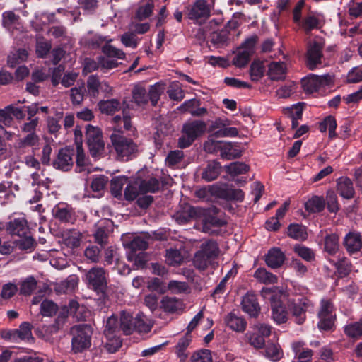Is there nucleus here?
Returning a JSON list of instances; mask_svg holds the SVG:
<instances>
[{"label":"nucleus","instance_id":"nucleus-1","mask_svg":"<svg viewBox=\"0 0 362 362\" xmlns=\"http://www.w3.org/2000/svg\"><path fill=\"white\" fill-rule=\"evenodd\" d=\"M110 139L117 160L127 161L136 156L139 151L137 144L121 134L119 128H115V132H112Z\"/></svg>","mask_w":362,"mask_h":362},{"label":"nucleus","instance_id":"nucleus-2","mask_svg":"<svg viewBox=\"0 0 362 362\" xmlns=\"http://www.w3.org/2000/svg\"><path fill=\"white\" fill-rule=\"evenodd\" d=\"M71 351L74 354L82 353L90 348L93 331L90 325L82 324L71 327Z\"/></svg>","mask_w":362,"mask_h":362},{"label":"nucleus","instance_id":"nucleus-3","mask_svg":"<svg viewBox=\"0 0 362 362\" xmlns=\"http://www.w3.org/2000/svg\"><path fill=\"white\" fill-rule=\"evenodd\" d=\"M205 122L200 120H194L184 124L182 129V136L178 139V146L181 148L189 147L206 131Z\"/></svg>","mask_w":362,"mask_h":362},{"label":"nucleus","instance_id":"nucleus-4","mask_svg":"<svg viewBox=\"0 0 362 362\" xmlns=\"http://www.w3.org/2000/svg\"><path fill=\"white\" fill-rule=\"evenodd\" d=\"M325 42L320 37H315L307 44L305 64L310 70H314L322 64Z\"/></svg>","mask_w":362,"mask_h":362},{"label":"nucleus","instance_id":"nucleus-5","mask_svg":"<svg viewBox=\"0 0 362 362\" xmlns=\"http://www.w3.org/2000/svg\"><path fill=\"white\" fill-rule=\"evenodd\" d=\"M288 309L295 319V322L303 324L306 319V312L313 308L310 300L304 296H296L288 301Z\"/></svg>","mask_w":362,"mask_h":362},{"label":"nucleus","instance_id":"nucleus-6","mask_svg":"<svg viewBox=\"0 0 362 362\" xmlns=\"http://www.w3.org/2000/svg\"><path fill=\"white\" fill-rule=\"evenodd\" d=\"M89 288L99 293L107 286L105 272L102 267H95L86 272L84 279Z\"/></svg>","mask_w":362,"mask_h":362},{"label":"nucleus","instance_id":"nucleus-7","mask_svg":"<svg viewBox=\"0 0 362 362\" xmlns=\"http://www.w3.org/2000/svg\"><path fill=\"white\" fill-rule=\"evenodd\" d=\"M86 140L90 154L95 157L102 153L105 143L102 138L101 130L90 124L86 127Z\"/></svg>","mask_w":362,"mask_h":362},{"label":"nucleus","instance_id":"nucleus-8","mask_svg":"<svg viewBox=\"0 0 362 362\" xmlns=\"http://www.w3.org/2000/svg\"><path fill=\"white\" fill-rule=\"evenodd\" d=\"M318 327L321 330H331L334 325L335 314L333 305L329 300H322L318 312Z\"/></svg>","mask_w":362,"mask_h":362},{"label":"nucleus","instance_id":"nucleus-9","mask_svg":"<svg viewBox=\"0 0 362 362\" xmlns=\"http://www.w3.org/2000/svg\"><path fill=\"white\" fill-rule=\"evenodd\" d=\"M332 83L333 77L329 74L322 76L310 74L302 80V86L305 92L312 93L321 87L329 86Z\"/></svg>","mask_w":362,"mask_h":362},{"label":"nucleus","instance_id":"nucleus-10","mask_svg":"<svg viewBox=\"0 0 362 362\" xmlns=\"http://www.w3.org/2000/svg\"><path fill=\"white\" fill-rule=\"evenodd\" d=\"M53 216L62 223H73L76 220L74 209L65 204H59L52 209Z\"/></svg>","mask_w":362,"mask_h":362},{"label":"nucleus","instance_id":"nucleus-11","mask_svg":"<svg viewBox=\"0 0 362 362\" xmlns=\"http://www.w3.org/2000/svg\"><path fill=\"white\" fill-rule=\"evenodd\" d=\"M263 348V356L273 362L279 361L284 357V351L276 337L268 340Z\"/></svg>","mask_w":362,"mask_h":362},{"label":"nucleus","instance_id":"nucleus-12","mask_svg":"<svg viewBox=\"0 0 362 362\" xmlns=\"http://www.w3.org/2000/svg\"><path fill=\"white\" fill-rule=\"evenodd\" d=\"M6 230L11 235L21 237L30 233L28 222L25 218H14L5 224Z\"/></svg>","mask_w":362,"mask_h":362},{"label":"nucleus","instance_id":"nucleus-13","mask_svg":"<svg viewBox=\"0 0 362 362\" xmlns=\"http://www.w3.org/2000/svg\"><path fill=\"white\" fill-rule=\"evenodd\" d=\"M73 155V150L66 148L60 149L53 163L54 167L64 171L69 170L74 164Z\"/></svg>","mask_w":362,"mask_h":362},{"label":"nucleus","instance_id":"nucleus-14","mask_svg":"<svg viewBox=\"0 0 362 362\" xmlns=\"http://www.w3.org/2000/svg\"><path fill=\"white\" fill-rule=\"evenodd\" d=\"M65 315H59L54 322L49 325H43L37 330L38 335L46 341L50 339L51 337L57 333L62 328L65 322Z\"/></svg>","mask_w":362,"mask_h":362},{"label":"nucleus","instance_id":"nucleus-15","mask_svg":"<svg viewBox=\"0 0 362 362\" xmlns=\"http://www.w3.org/2000/svg\"><path fill=\"white\" fill-rule=\"evenodd\" d=\"M211 9L205 0H197L191 6L187 13L189 18L198 20L208 18L210 16Z\"/></svg>","mask_w":362,"mask_h":362},{"label":"nucleus","instance_id":"nucleus-16","mask_svg":"<svg viewBox=\"0 0 362 362\" xmlns=\"http://www.w3.org/2000/svg\"><path fill=\"white\" fill-rule=\"evenodd\" d=\"M231 145L230 143H226L222 141H216L211 136H209L208 139L204 143V150L209 153H215L218 151H221V156L222 158L229 159L227 153L224 150H230Z\"/></svg>","mask_w":362,"mask_h":362},{"label":"nucleus","instance_id":"nucleus-17","mask_svg":"<svg viewBox=\"0 0 362 362\" xmlns=\"http://www.w3.org/2000/svg\"><path fill=\"white\" fill-rule=\"evenodd\" d=\"M242 309L250 317H256L260 310V307L254 293H247L242 299Z\"/></svg>","mask_w":362,"mask_h":362},{"label":"nucleus","instance_id":"nucleus-18","mask_svg":"<svg viewBox=\"0 0 362 362\" xmlns=\"http://www.w3.org/2000/svg\"><path fill=\"white\" fill-rule=\"evenodd\" d=\"M136 177L141 194L155 193L159 190L160 181L156 177L148 176L146 178H141L139 175Z\"/></svg>","mask_w":362,"mask_h":362},{"label":"nucleus","instance_id":"nucleus-19","mask_svg":"<svg viewBox=\"0 0 362 362\" xmlns=\"http://www.w3.org/2000/svg\"><path fill=\"white\" fill-rule=\"evenodd\" d=\"M344 245L349 253L358 252L362 247L361 234L355 231H351L345 236Z\"/></svg>","mask_w":362,"mask_h":362},{"label":"nucleus","instance_id":"nucleus-20","mask_svg":"<svg viewBox=\"0 0 362 362\" xmlns=\"http://www.w3.org/2000/svg\"><path fill=\"white\" fill-rule=\"evenodd\" d=\"M129 252L128 253V259L130 261H136L137 255L136 252L145 250L148 247V243L142 238L136 237L129 243L127 244ZM141 254L138 255V256Z\"/></svg>","mask_w":362,"mask_h":362},{"label":"nucleus","instance_id":"nucleus-21","mask_svg":"<svg viewBox=\"0 0 362 362\" xmlns=\"http://www.w3.org/2000/svg\"><path fill=\"white\" fill-rule=\"evenodd\" d=\"M271 308H272V316L273 320L277 324L284 323L287 320V311L282 304L276 300V298L272 296L271 297Z\"/></svg>","mask_w":362,"mask_h":362},{"label":"nucleus","instance_id":"nucleus-22","mask_svg":"<svg viewBox=\"0 0 362 362\" xmlns=\"http://www.w3.org/2000/svg\"><path fill=\"white\" fill-rule=\"evenodd\" d=\"M221 165L216 160L209 161L203 168L201 177L206 182H211L216 180L221 173Z\"/></svg>","mask_w":362,"mask_h":362},{"label":"nucleus","instance_id":"nucleus-23","mask_svg":"<svg viewBox=\"0 0 362 362\" xmlns=\"http://www.w3.org/2000/svg\"><path fill=\"white\" fill-rule=\"evenodd\" d=\"M286 71L287 67L284 62H274L269 65L268 76L273 81L284 80Z\"/></svg>","mask_w":362,"mask_h":362},{"label":"nucleus","instance_id":"nucleus-24","mask_svg":"<svg viewBox=\"0 0 362 362\" xmlns=\"http://www.w3.org/2000/svg\"><path fill=\"white\" fill-rule=\"evenodd\" d=\"M284 260L285 255L280 249L276 247L271 249L266 256V263L272 269L281 267Z\"/></svg>","mask_w":362,"mask_h":362},{"label":"nucleus","instance_id":"nucleus-25","mask_svg":"<svg viewBox=\"0 0 362 362\" xmlns=\"http://www.w3.org/2000/svg\"><path fill=\"white\" fill-rule=\"evenodd\" d=\"M160 308L166 313H174L182 310L184 304L175 297L164 296L160 301Z\"/></svg>","mask_w":362,"mask_h":362},{"label":"nucleus","instance_id":"nucleus-26","mask_svg":"<svg viewBox=\"0 0 362 362\" xmlns=\"http://www.w3.org/2000/svg\"><path fill=\"white\" fill-rule=\"evenodd\" d=\"M78 281L77 276L70 275L65 280L56 284L55 291L59 294L72 292L77 287Z\"/></svg>","mask_w":362,"mask_h":362},{"label":"nucleus","instance_id":"nucleus-27","mask_svg":"<svg viewBox=\"0 0 362 362\" xmlns=\"http://www.w3.org/2000/svg\"><path fill=\"white\" fill-rule=\"evenodd\" d=\"M191 341V334H185V336L180 339L175 346V354L180 362H185L188 358V352L187 351V349L189 346Z\"/></svg>","mask_w":362,"mask_h":362},{"label":"nucleus","instance_id":"nucleus-28","mask_svg":"<svg viewBox=\"0 0 362 362\" xmlns=\"http://www.w3.org/2000/svg\"><path fill=\"white\" fill-rule=\"evenodd\" d=\"M225 323L231 329L243 332L245 330L247 322L241 317L237 316L235 314L230 313L225 317Z\"/></svg>","mask_w":362,"mask_h":362},{"label":"nucleus","instance_id":"nucleus-29","mask_svg":"<svg viewBox=\"0 0 362 362\" xmlns=\"http://www.w3.org/2000/svg\"><path fill=\"white\" fill-rule=\"evenodd\" d=\"M337 191L345 199H351L354 194L351 180L346 177H341L337 180Z\"/></svg>","mask_w":362,"mask_h":362},{"label":"nucleus","instance_id":"nucleus-30","mask_svg":"<svg viewBox=\"0 0 362 362\" xmlns=\"http://www.w3.org/2000/svg\"><path fill=\"white\" fill-rule=\"evenodd\" d=\"M244 192L240 189L223 188L218 186V197L228 200L242 202L244 199Z\"/></svg>","mask_w":362,"mask_h":362},{"label":"nucleus","instance_id":"nucleus-31","mask_svg":"<svg viewBox=\"0 0 362 362\" xmlns=\"http://www.w3.org/2000/svg\"><path fill=\"white\" fill-rule=\"evenodd\" d=\"M82 238V233L76 229L68 230L64 233V244L71 248L78 247L81 245Z\"/></svg>","mask_w":362,"mask_h":362},{"label":"nucleus","instance_id":"nucleus-32","mask_svg":"<svg viewBox=\"0 0 362 362\" xmlns=\"http://www.w3.org/2000/svg\"><path fill=\"white\" fill-rule=\"evenodd\" d=\"M98 106L101 112L107 115H113L122 107L117 99L102 100L98 103Z\"/></svg>","mask_w":362,"mask_h":362},{"label":"nucleus","instance_id":"nucleus-33","mask_svg":"<svg viewBox=\"0 0 362 362\" xmlns=\"http://www.w3.org/2000/svg\"><path fill=\"white\" fill-rule=\"evenodd\" d=\"M16 340L21 339L28 342H33L34 337L32 334V325L28 322H23L19 328L15 329Z\"/></svg>","mask_w":362,"mask_h":362},{"label":"nucleus","instance_id":"nucleus-34","mask_svg":"<svg viewBox=\"0 0 362 362\" xmlns=\"http://www.w3.org/2000/svg\"><path fill=\"white\" fill-rule=\"evenodd\" d=\"M19 21V16L11 11H5L2 14V25L10 31L17 28Z\"/></svg>","mask_w":362,"mask_h":362},{"label":"nucleus","instance_id":"nucleus-35","mask_svg":"<svg viewBox=\"0 0 362 362\" xmlns=\"http://www.w3.org/2000/svg\"><path fill=\"white\" fill-rule=\"evenodd\" d=\"M303 345L304 344L300 341L294 342L292 344V349L298 359L305 360L304 362H309L311 361L313 351L309 349H303Z\"/></svg>","mask_w":362,"mask_h":362},{"label":"nucleus","instance_id":"nucleus-36","mask_svg":"<svg viewBox=\"0 0 362 362\" xmlns=\"http://www.w3.org/2000/svg\"><path fill=\"white\" fill-rule=\"evenodd\" d=\"M28 56V51L25 49H18L12 51L8 56V65L10 67H15L17 64L25 61Z\"/></svg>","mask_w":362,"mask_h":362},{"label":"nucleus","instance_id":"nucleus-37","mask_svg":"<svg viewBox=\"0 0 362 362\" xmlns=\"http://www.w3.org/2000/svg\"><path fill=\"white\" fill-rule=\"evenodd\" d=\"M134 318L126 312L121 313L119 319L120 330L126 335L131 334L134 331Z\"/></svg>","mask_w":362,"mask_h":362},{"label":"nucleus","instance_id":"nucleus-38","mask_svg":"<svg viewBox=\"0 0 362 362\" xmlns=\"http://www.w3.org/2000/svg\"><path fill=\"white\" fill-rule=\"evenodd\" d=\"M325 206V202L322 197L313 196L305 204V209L308 212L317 213L322 211Z\"/></svg>","mask_w":362,"mask_h":362},{"label":"nucleus","instance_id":"nucleus-39","mask_svg":"<svg viewBox=\"0 0 362 362\" xmlns=\"http://www.w3.org/2000/svg\"><path fill=\"white\" fill-rule=\"evenodd\" d=\"M337 128V122L335 118L329 115L326 117L319 125V129L321 132H325L327 129L329 130V136L330 139H333L336 137L337 134L335 132V129Z\"/></svg>","mask_w":362,"mask_h":362},{"label":"nucleus","instance_id":"nucleus-40","mask_svg":"<svg viewBox=\"0 0 362 362\" xmlns=\"http://www.w3.org/2000/svg\"><path fill=\"white\" fill-rule=\"evenodd\" d=\"M148 96L146 90L141 86H136L132 90L133 101L139 106L147 104Z\"/></svg>","mask_w":362,"mask_h":362},{"label":"nucleus","instance_id":"nucleus-41","mask_svg":"<svg viewBox=\"0 0 362 362\" xmlns=\"http://www.w3.org/2000/svg\"><path fill=\"white\" fill-rule=\"evenodd\" d=\"M14 243L18 249L29 250L30 252L33 250L37 245L30 233L19 237V239L16 240Z\"/></svg>","mask_w":362,"mask_h":362},{"label":"nucleus","instance_id":"nucleus-42","mask_svg":"<svg viewBox=\"0 0 362 362\" xmlns=\"http://www.w3.org/2000/svg\"><path fill=\"white\" fill-rule=\"evenodd\" d=\"M165 262L170 266H179L183 261V256L181 252L177 249L166 250Z\"/></svg>","mask_w":362,"mask_h":362},{"label":"nucleus","instance_id":"nucleus-43","mask_svg":"<svg viewBox=\"0 0 362 362\" xmlns=\"http://www.w3.org/2000/svg\"><path fill=\"white\" fill-rule=\"evenodd\" d=\"M127 177L124 176L115 177L111 180V193L117 198L122 196L123 186L127 182Z\"/></svg>","mask_w":362,"mask_h":362},{"label":"nucleus","instance_id":"nucleus-44","mask_svg":"<svg viewBox=\"0 0 362 362\" xmlns=\"http://www.w3.org/2000/svg\"><path fill=\"white\" fill-rule=\"evenodd\" d=\"M52 44L43 37H37L36 39L35 52L40 58H45L49 52Z\"/></svg>","mask_w":362,"mask_h":362},{"label":"nucleus","instance_id":"nucleus-45","mask_svg":"<svg viewBox=\"0 0 362 362\" xmlns=\"http://www.w3.org/2000/svg\"><path fill=\"white\" fill-rule=\"evenodd\" d=\"M339 237L334 233L325 238V250L329 255H334L339 250Z\"/></svg>","mask_w":362,"mask_h":362},{"label":"nucleus","instance_id":"nucleus-46","mask_svg":"<svg viewBox=\"0 0 362 362\" xmlns=\"http://www.w3.org/2000/svg\"><path fill=\"white\" fill-rule=\"evenodd\" d=\"M112 123L114 124L113 132H115V128H119L121 129V134H122V128L125 130H129L131 128V118L129 115H126L123 112V117L116 115L111 119Z\"/></svg>","mask_w":362,"mask_h":362},{"label":"nucleus","instance_id":"nucleus-47","mask_svg":"<svg viewBox=\"0 0 362 362\" xmlns=\"http://www.w3.org/2000/svg\"><path fill=\"white\" fill-rule=\"evenodd\" d=\"M288 235L298 240H305L308 236L305 228L299 224H291L288 228Z\"/></svg>","mask_w":362,"mask_h":362},{"label":"nucleus","instance_id":"nucleus-48","mask_svg":"<svg viewBox=\"0 0 362 362\" xmlns=\"http://www.w3.org/2000/svg\"><path fill=\"white\" fill-rule=\"evenodd\" d=\"M245 338L250 345L255 349H263L265 344L267 343L265 341V338L255 331L252 332H247L245 334Z\"/></svg>","mask_w":362,"mask_h":362},{"label":"nucleus","instance_id":"nucleus-49","mask_svg":"<svg viewBox=\"0 0 362 362\" xmlns=\"http://www.w3.org/2000/svg\"><path fill=\"white\" fill-rule=\"evenodd\" d=\"M255 278L264 284H274L277 281V277L273 274L267 272L264 268L257 269L254 274Z\"/></svg>","mask_w":362,"mask_h":362},{"label":"nucleus","instance_id":"nucleus-50","mask_svg":"<svg viewBox=\"0 0 362 362\" xmlns=\"http://www.w3.org/2000/svg\"><path fill=\"white\" fill-rule=\"evenodd\" d=\"M336 267L338 274L340 277H344L349 274L351 271V264L346 257H341L337 262L332 261Z\"/></svg>","mask_w":362,"mask_h":362},{"label":"nucleus","instance_id":"nucleus-51","mask_svg":"<svg viewBox=\"0 0 362 362\" xmlns=\"http://www.w3.org/2000/svg\"><path fill=\"white\" fill-rule=\"evenodd\" d=\"M265 69L263 62L254 61L250 68V78L253 81H258L264 76Z\"/></svg>","mask_w":362,"mask_h":362},{"label":"nucleus","instance_id":"nucleus-52","mask_svg":"<svg viewBox=\"0 0 362 362\" xmlns=\"http://www.w3.org/2000/svg\"><path fill=\"white\" fill-rule=\"evenodd\" d=\"M141 194L139 185L136 183V177L133 182L127 184L124 191V197L127 201H133Z\"/></svg>","mask_w":362,"mask_h":362},{"label":"nucleus","instance_id":"nucleus-53","mask_svg":"<svg viewBox=\"0 0 362 362\" xmlns=\"http://www.w3.org/2000/svg\"><path fill=\"white\" fill-rule=\"evenodd\" d=\"M226 172L233 176L244 174L249 171V166L240 162H233L225 166Z\"/></svg>","mask_w":362,"mask_h":362},{"label":"nucleus","instance_id":"nucleus-54","mask_svg":"<svg viewBox=\"0 0 362 362\" xmlns=\"http://www.w3.org/2000/svg\"><path fill=\"white\" fill-rule=\"evenodd\" d=\"M164 85L160 83H157L150 87L147 93L148 95H149L148 100L151 101L153 106H155L157 104L161 93L164 91Z\"/></svg>","mask_w":362,"mask_h":362},{"label":"nucleus","instance_id":"nucleus-55","mask_svg":"<svg viewBox=\"0 0 362 362\" xmlns=\"http://www.w3.org/2000/svg\"><path fill=\"white\" fill-rule=\"evenodd\" d=\"M85 257L92 263H98L101 258V251L100 248L93 245H88L84 250Z\"/></svg>","mask_w":362,"mask_h":362},{"label":"nucleus","instance_id":"nucleus-56","mask_svg":"<svg viewBox=\"0 0 362 362\" xmlns=\"http://www.w3.org/2000/svg\"><path fill=\"white\" fill-rule=\"evenodd\" d=\"M197 214V209L192 206H186L182 211L176 214V220L180 223H187L190 218H194Z\"/></svg>","mask_w":362,"mask_h":362},{"label":"nucleus","instance_id":"nucleus-57","mask_svg":"<svg viewBox=\"0 0 362 362\" xmlns=\"http://www.w3.org/2000/svg\"><path fill=\"white\" fill-rule=\"evenodd\" d=\"M119 330L120 328L117 318L114 315L108 317L104 330L105 337H109L110 335H116Z\"/></svg>","mask_w":362,"mask_h":362},{"label":"nucleus","instance_id":"nucleus-58","mask_svg":"<svg viewBox=\"0 0 362 362\" xmlns=\"http://www.w3.org/2000/svg\"><path fill=\"white\" fill-rule=\"evenodd\" d=\"M211 260L212 259L199 250L194 255L193 262L196 268L199 270H204L211 264Z\"/></svg>","mask_w":362,"mask_h":362},{"label":"nucleus","instance_id":"nucleus-59","mask_svg":"<svg viewBox=\"0 0 362 362\" xmlns=\"http://www.w3.org/2000/svg\"><path fill=\"white\" fill-rule=\"evenodd\" d=\"M199 251L213 259L218 256V247L216 243L209 240L202 244Z\"/></svg>","mask_w":362,"mask_h":362},{"label":"nucleus","instance_id":"nucleus-60","mask_svg":"<svg viewBox=\"0 0 362 362\" xmlns=\"http://www.w3.org/2000/svg\"><path fill=\"white\" fill-rule=\"evenodd\" d=\"M37 287V281L29 276L22 281L20 287V293L24 296H30Z\"/></svg>","mask_w":362,"mask_h":362},{"label":"nucleus","instance_id":"nucleus-61","mask_svg":"<svg viewBox=\"0 0 362 362\" xmlns=\"http://www.w3.org/2000/svg\"><path fill=\"white\" fill-rule=\"evenodd\" d=\"M168 288L172 293L174 294H180L182 293L188 292L189 290V287L187 283L184 281H179L172 280L170 281L168 284Z\"/></svg>","mask_w":362,"mask_h":362},{"label":"nucleus","instance_id":"nucleus-62","mask_svg":"<svg viewBox=\"0 0 362 362\" xmlns=\"http://www.w3.org/2000/svg\"><path fill=\"white\" fill-rule=\"evenodd\" d=\"M347 336L358 338L362 335V319L359 322L351 323L344 327Z\"/></svg>","mask_w":362,"mask_h":362},{"label":"nucleus","instance_id":"nucleus-63","mask_svg":"<svg viewBox=\"0 0 362 362\" xmlns=\"http://www.w3.org/2000/svg\"><path fill=\"white\" fill-rule=\"evenodd\" d=\"M58 306L52 300H45L40 305V313L43 316L52 317L56 314Z\"/></svg>","mask_w":362,"mask_h":362},{"label":"nucleus","instance_id":"nucleus-64","mask_svg":"<svg viewBox=\"0 0 362 362\" xmlns=\"http://www.w3.org/2000/svg\"><path fill=\"white\" fill-rule=\"evenodd\" d=\"M191 362H211V351L207 349H202L194 352L191 358Z\"/></svg>","mask_w":362,"mask_h":362}]
</instances>
